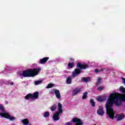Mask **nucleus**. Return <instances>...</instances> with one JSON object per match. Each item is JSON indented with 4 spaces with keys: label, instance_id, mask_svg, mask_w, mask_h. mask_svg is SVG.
<instances>
[{
    "label": "nucleus",
    "instance_id": "f257e3e1",
    "mask_svg": "<svg viewBox=\"0 0 125 125\" xmlns=\"http://www.w3.org/2000/svg\"><path fill=\"white\" fill-rule=\"evenodd\" d=\"M122 101L125 102V94L112 93L109 95L107 99L105 104L106 114L111 120H114L115 118L117 121H121L124 119L125 117L124 114H117L115 117V111L112 107L113 104H115L116 106H121Z\"/></svg>",
    "mask_w": 125,
    "mask_h": 125
},
{
    "label": "nucleus",
    "instance_id": "f03ea898",
    "mask_svg": "<svg viewBox=\"0 0 125 125\" xmlns=\"http://www.w3.org/2000/svg\"><path fill=\"white\" fill-rule=\"evenodd\" d=\"M41 70V68L38 67L33 69L24 70L20 74V76L21 77H24V78L35 77V76H37V75L40 73Z\"/></svg>",
    "mask_w": 125,
    "mask_h": 125
},
{
    "label": "nucleus",
    "instance_id": "7ed1b4c3",
    "mask_svg": "<svg viewBox=\"0 0 125 125\" xmlns=\"http://www.w3.org/2000/svg\"><path fill=\"white\" fill-rule=\"evenodd\" d=\"M0 111L2 112H0V116L1 118L8 119L10 121H14L15 120V117L11 116L9 113L5 112V109L2 104H0Z\"/></svg>",
    "mask_w": 125,
    "mask_h": 125
},
{
    "label": "nucleus",
    "instance_id": "20e7f679",
    "mask_svg": "<svg viewBox=\"0 0 125 125\" xmlns=\"http://www.w3.org/2000/svg\"><path fill=\"white\" fill-rule=\"evenodd\" d=\"M88 66H87L86 64H82L81 63H78L77 64V68L75 69L72 73V78H75V77H76V76H78V75H80L81 74V70L82 69H86V68H87Z\"/></svg>",
    "mask_w": 125,
    "mask_h": 125
},
{
    "label": "nucleus",
    "instance_id": "39448f33",
    "mask_svg": "<svg viewBox=\"0 0 125 125\" xmlns=\"http://www.w3.org/2000/svg\"><path fill=\"white\" fill-rule=\"evenodd\" d=\"M63 113V109H62V104L60 103H58V111H57L53 116L54 121H59L60 117H59L60 114Z\"/></svg>",
    "mask_w": 125,
    "mask_h": 125
},
{
    "label": "nucleus",
    "instance_id": "423d86ee",
    "mask_svg": "<svg viewBox=\"0 0 125 125\" xmlns=\"http://www.w3.org/2000/svg\"><path fill=\"white\" fill-rule=\"evenodd\" d=\"M39 98V92H35L33 94H28L25 97V99L28 100V99H31V100H35V99H38Z\"/></svg>",
    "mask_w": 125,
    "mask_h": 125
},
{
    "label": "nucleus",
    "instance_id": "0eeeda50",
    "mask_svg": "<svg viewBox=\"0 0 125 125\" xmlns=\"http://www.w3.org/2000/svg\"><path fill=\"white\" fill-rule=\"evenodd\" d=\"M51 94L55 93L56 97L57 99H60L61 98V95L60 94V91L59 90L54 89L51 91Z\"/></svg>",
    "mask_w": 125,
    "mask_h": 125
},
{
    "label": "nucleus",
    "instance_id": "6e6552de",
    "mask_svg": "<svg viewBox=\"0 0 125 125\" xmlns=\"http://www.w3.org/2000/svg\"><path fill=\"white\" fill-rule=\"evenodd\" d=\"M72 123H74L75 125H83V121L81 120V119L79 118H74L72 120Z\"/></svg>",
    "mask_w": 125,
    "mask_h": 125
},
{
    "label": "nucleus",
    "instance_id": "1a4fd4ad",
    "mask_svg": "<svg viewBox=\"0 0 125 125\" xmlns=\"http://www.w3.org/2000/svg\"><path fill=\"white\" fill-rule=\"evenodd\" d=\"M98 115H99L100 116H103L104 114V110H103V106L100 105L99 106V108L97 112Z\"/></svg>",
    "mask_w": 125,
    "mask_h": 125
},
{
    "label": "nucleus",
    "instance_id": "9d476101",
    "mask_svg": "<svg viewBox=\"0 0 125 125\" xmlns=\"http://www.w3.org/2000/svg\"><path fill=\"white\" fill-rule=\"evenodd\" d=\"M21 124H22L23 125H32L31 124H30V121L29 119L27 118L22 119L21 121Z\"/></svg>",
    "mask_w": 125,
    "mask_h": 125
},
{
    "label": "nucleus",
    "instance_id": "9b49d317",
    "mask_svg": "<svg viewBox=\"0 0 125 125\" xmlns=\"http://www.w3.org/2000/svg\"><path fill=\"white\" fill-rule=\"evenodd\" d=\"M82 91V88H76L74 89L72 92V95L75 96L77 95L78 93Z\"/></svg>",
    "mask_w": 125,
    "mask_h": 125
},
{
    "label": "nucleus",
    "instance_id": "f8f14e48",
    "mask_svg": "<svg viewBox=\"0 0 125 125\" xmlns=\"http://www.w3.org/2000/svg\"><path fill=\"white\" fill-rule=\"evenodd\" d=\"M106 99V97L104 96H99L97 98V101H99L100 102H103L104 101H105V100Z\"/></svg>",
    "mask_w": 125,
    "mask_h": 125
},
{
    "label": "nucleus",
    "instance_id": "ddd939ff",
    "mask_svg": "<svg viewBox=\"0 0 125 125\" xmlns=\"http://www.w3.org/2000/svg\"><path fill=\"white\" fill-rule=\"evenodd\" d=\"M48 59H49V57L43 58V59H41L40 60V64H44V63H45L46 62V61H47V60H48Z\"/></svg>",
    "mask_w": 125,
    "mask_h": 125
},
{
    "label": "nucleus",
    "instance_id": "4468645a",
    "mask_svg": "<svg viewBox=\"0 0 125 125\" xmlns=\"http://www.w3.org/2000/svg\"><path fill=\"white\" fill-rule=\"evenodd\" d=\"M66 83L67 84H70V83H72V78L71 77H68L66 79Z\"/></svg>",
    "mask_w": 125,
    "mask_h": 125
},
{
    "label": "nucleus",
    "instance_id": "2eb2a0df",
    "mask_svg": "<svg viewBox=\"0 0 125 125\" xmlns=\"http://www.w3.org/2000/svg\"><path fill=\"white\" fill-rule=\"evenodd\" d=\"M87 98V92H85L83 94V96L82 97V99H83V100H84L86 99Z\"/></svg>",
    "mask_w": 125,
    "mask_h": 125
},
{
    "label": "nucleus",
    "instance_id": "dca6fc26",
    "mask_svg": "<svg viewBox=\"0 0 125 125\" xmlns=\"http://www.w3.org/2000/svg\"><path fill=\"white\" fill-rule=\"evenodd\" d=\"M57 106L56 104H54L52 106L50 107V109L52 111V112H53V111L55 110L56 109Z\"/></svg>",
    "mask_w": 125,
    "mask_h": 125
},
{
    "label": "nucleus",
    "instance_id": "f3484780",
    "mask_svg": "<svg viewBox=\"0 0 125 125\" xmlns=\"http://www.w3.org/2000/svg\"><path fill=\"white\" fill-rule=\"evenodd\" d=\"M82 81L83 82H84V83H87V82H89L90 80L89 79V78H83Z\"/></svg>",
    "mask_w": 125,
    "mask_h": 125
},
{
    "label": "nucleus",
    "instance_id": "a211bd4d",
    "mask_svg": "<svg viewBox=\"0 0 125 125\" xmlns=\"http://www.w3.org/2000/svg\"><path fill=\"white\" fill-rule=\"evenodd\" d=\"M119 90L121 92H122V93H125V88L123 87V86H121L119 88Z\"/></svg>",
    "mask_w": 125,
    "mask_h": 125
},
{
    "label": "nucleus",
    "instance_id": "6ab92c4d",
    "mask_svg": "<svg viewBox=\"0 0 125 125\" xmlns=\"http://www.w3.org/2000/svg\"><path fill=\"white\" fill-rule=\"evenodd\" d=\"M90 102L92 107H95V103L94 102V100L93 99H90Z\"/></svg>",
    "mask_w": 125,
    "mask_h": 125
},
{
    "label": "nucleus",
    "instance_id": "aec40b11",
    "mask_svg": "<svg viewBox=\"0 0 125 125\" xmlns=\"http://www.w3.org/2000/svg\"><path fill=\"white\" fill-rule=\"evenodd\" d=\"M42 83V81H37L34 82V84L35 85H39V84H41Z\"/></svg>",
    "mask_w": 125,
    "mask_h": 125
},
{
    "label": "nucleus",
    "instance_id": "412c9836",
    "mask_svg": "<svg viewBox=\"0 0 125 125\" xmlns=\"http://www.w3.org/2000/svg\"><path fill=\"white\" fill-rule=\"evenodd\" d=\"M43 117L44 118H47L48 117H49V112H45L43 114Z\"/></svg>",
    "mask_w": 125,
    "mask_h": 125
},
{
    "label": "nucleus",
    "instance_id": "4be33fe9",
    "mask_svg": "<svg viewBox=\"0 0 125 125\" xmlns=\"http://www.w3.org/2000/svg\"><path fill=\"white\" fill-rule=\"evenodd\" d=\"M68 68H73L74 67V62H69L68 64Z\"/></svg>",
    "mask_w": 125,
    "mask_h": 125
},
{
    "label": "nucleus",
    "instance_id": "5701e85b",
    "mask_svg": "<svg viewBox=\"0 0 125 125\" xmlns=\"http://www.w3.org/2000/svg\"><path fill=\"white\" fill-rule=\"evenodd\" d=\"M100 83H101V78H98L96 84V85H98V84H100Z\"/></svg>",
    "mask_w": 125,
    "mask_h": 125
},
{
    "label": "nucleus",
    "instance_id": "b1692460",
    "mask_svg": "<svg viewBox=\"0 0 125 125\" xmlns=\"http://www.w3.org/2000/svg\"><path fill=\"white\" fill-rule=\"evenodd\" d=\"M54 85V84H53V83H50L48 84V85L46 87V88H50L52 87V86H53Z\"/></svg>",
    "mask_w": 125,
    "mask_h": 125
},
{
    "label": "nucleus",
    "instance_id": "393cba45",
    "mask_svg": "<svg viewBox=\"0 0 125 125\" xmlns=\"http://www.w3.org/2000/svg\"><path fill=\"white\" fill-rule=\"evenodd\" d=\"M103 89H104V87L103 86H100L97 88V90H99V91H101V90H103Z\"/></svg>",
    "mask_w": 125,
    "mask_h": 125
},
{
    "label": "nucleus",
    "instance_id": "a878e982",
    "mask_svg": "<svg viewBox=\"0 0 125 125\" xmlns=\"http://www.w3.org/2000/svg\"><path fill=\"white\" fill-rule=\"evenodd\" d=\"M95 73H98V72H99V70H98V69H95Z\"/></svg>",
    "mask_w": 125,
    "mask_h": 125
},
{
    "label": "nucleus",
    "instance_id": "bb28decb",
    "mask_svg": "<svg viewBox=\"0 0 125 125\" xmlns=\"http://www.w3.org/2000/svg\"><path fill=\"white\" fill-rule=\"evenodd\" d=\"M105 70V69H104V68H101L100 70V71H101V72H102V71H103L104 70Z\"/></svg>",
    "mask_w": 125,
    "mask_h": 125
},
{
    "label": "nucleus",
    "instance_id": "cd10ccee",
    "mask_svg": "<svg viewBox=\"0 0 125 125\" xmlns=\"http://www.w3.org/2000/svg\"><path fill=\"white\" fill-rule=\"evenodd\" d=\"M5 104H8V101H5Z\"/></svg>",
    "mask_w": 125,
    "mask_h": 125
},
{
    "label": "nucleus",
    "instance_id": "c85d7f7f",
    "mask_svg": "<svg viewBox=\"0 0 125 125\" xmlns=\"http://www.w3.org/2000/svg\"><path fill=\"white\" fill-rule=\"evenodd\" d=\"M13 82H11V83H10V84H11V85H13Z\"/></svg>",
    "mask_w": 125,
    "mask_h": 125
},
{
    "label": "nucleus",
    "instance_id": "c756f323",
    "mask_svg": "<svg viewBox=\"0 0 125 125\" xmlns=\"http://www.w3.org/2000/svg\"><path fill=\"white\" fill-rule=\"evenodd\" d=\"M70 60H73L72 59H70Z\"/></svg>",
    "mask_w": 125,
    "mask_h": 125
}]
</instances>
